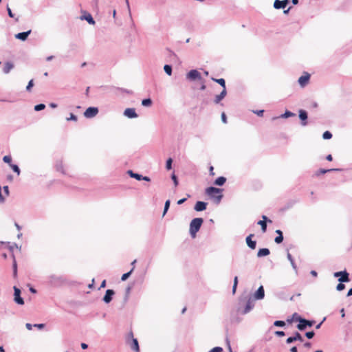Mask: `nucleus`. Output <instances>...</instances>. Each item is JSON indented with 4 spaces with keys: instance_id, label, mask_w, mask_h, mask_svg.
Segmentation results:
<instances>
[{
    "instance_id": "f257e3e1",
    "label": "nucleus",
    "mask_w": 352,
    "mask_h": 352,
    "mask_svg": "<svg viewBox=\"0 0 352 352\" xmlns=\"http://www.w3.org/2000/svg\"><path fill=\"white\" fill-rule=\"evenodd\" d=\"M206 193L217 203H219L223 197L222 190L214 187H208L206 189Z\"/></svg>"
},
{
    "instance_id": "f03ea898",
    "label": "nucleus",
    "mask_w": 352,
    "mask_h": 352,
    "mask_svg": "<svg viewBox=\"0 0 352 352\" xmlns=\"http://www.w3.org/2000/svg\"><path fill=\"white\" fill-rule=\"evenodd\" d=\"M204 219L202 218H195L190 223L189 232L192 238L196 237L197 232L199 230Z\"/></svg>"
},
{
    "instance_id": "7ed1b4c3",
    "label": "nucleus",
    "mask_w": 352,
    "mask_h": 352,
    "mask_svg": "<svg viewBox=\"0 0 352 352\" xmlns=\"http://www.w3.org/2000/svg\"><path fill=\"white\" fill-rule=\"evenodd\" d=\"M297 320L299 322V324L297 325V328L300 331H303L306 329L307 326L311 327L314 324V320H307L306 319L302 318L301 317H298Z\"/></svg>"
},
{
    "instance_id": "20e7f679",
    "label": "nucleus",
    "mask_w": 352,
    "mask_h": 352,
    "mask_svg": "<svg viewBox=\"0 0 352 352\" xmlns=\"http://www.w3.org/2000/svg\"><path fill=\"white\" fill-rule=\"evenodd\" d=\"M129 338H130L131 339V341L129 343V345H130V347L131 348V349H133L135 352H140L138 341L136 338H133V333L132 331H131L129 333Z\"/></svg>"
},
{
    "instance_id": "39448f33",
    "label": "nucleus",
    "mask_w": 352,
    "mask_h": 352,
    "mask_svg": "<svg viewBox=\"0 0 352 352\" xmlns=\"http://www.w3.org/2000/svg\"><path fill=\"white\" fill-rule=\"evenodd\" d=\"M334 276L340 277L338 280L341 283H346L350 280L349 274L346 271L335 272Z\"/></svg>"
},
{
    "instance_id": "423d86ee",
    "label": "nucleus",
    "mask_w": 352,
    "mask_h": 352,
    "mask_svg": "<svg viewBox=\"0 0 352 352\" xmlns=\"http://www.w3.org/2000/svg\"><path fill=\"white\" fill-rule=\"evenodd\" d=\"M98 113V109L97 107H89L84 112L85 117L91 118L95 117Z\"/></svg>"
},
{
    "instance_id": "0eeeda50",
    "label": "nucleus",
    "mask_w": 352,
    "mask_h": 352,
    "mask_svg": "<svg viewBox=\"0 0 352 352\" xmlns=\"http://www.w3.org/2000/svg\"><path fill=\"white\" fill-rule=\"evenodd\" d=\"M14 301L19 305H23L24 300L20 296L21 290L19 288H17L16 287H14Z\"/></svg>"
},
{
    "instance_id": "6e6552de",
    "label": "nucleus",
    "mask_w": 352,
    "mask_h": 352,
    "mask_svg": "<svg viewBox=\"0 0 352 352\" xmlns=\"http://www.w3.org/2000/svg\"><path fill=\"white\" fill-rule=\"evenodd\" d=\"M309 78H310V75L305 72L304 74V75L301 76L299 78H298V82L300 84V85L302 87H304L305 85H307L309 81Z\"/></svg>"
},
{
    "instance_id": "1a4fd4ad",
    "label": "nucleus",
    "mask_w": 352,
    "mask_h": 352,
    "mask_svg": "<svg viewBox=\"0 0 352 352\" xmlns=\"http://www.w3.org/2000/svg\"><path fill=\"white\" fill-rule=\"evenodd\" d=\"M187 78L190 80L201 79V74L196 69L190 70L188 74Z\"/></svg>"
},
{
    "instance_id": "9d476101",
    "label": "nucleus",
    "mask_w": 352,
    "mask_h": 352,
    "mask_svg": "<svg viewBox=\"0 0 352 352\" xmlns=\"http://www.w3.org/2000/svg\"><path fill=\"white\" fill-rule=\"evenodd\" d=\"M289 3V0H275L274 2V7L276 9L285 8Z\"/></svg>"
},
{
    "instance_id": "9b49d317",
    "label": "nucleus",
    "mask_w": 352,
    "mask_h": 352,
    "mask_svg": "<svg viewBox=\"0 0 352 352\" xmlns=\"http://www.w3.org/2000/svg\"><path fill=\"white\" fill-rule=\"evenodd\" d=\"M115 292L112 289H107L106 291V294L103 298V300L106 303H109L112 300V296L114 295Z\"/></svg>"
},
{
    "instance_id": "f8f14e48",
    "label": "nucleus",
    "mask_w": 352,
    "mask_h": 352,
    "mask_svg": "<svg viewBox=\"0 0 352 352\" xmlns=\"http://www.w3.org/2000/svg\"><path fill=\"white\" fill-rule=\"evenodd\" d=\"M262 218H263V220L259 221L258 222V224L261 226V229H262L263 232H265L266 230H267V223H266V221H268V222L271 223L272 221L270 219H268L267 218V217L265 216V215H263L262 217Z\"/></svg>"
},
{
    "instance_id": "ddd939ff",
    "label": "nucleus",
    "mask_w": 352,
    "mask_h": 352,
    "mask_svg": "<svg viewBox=\"0 0 352 352\" xmlns=\"http://www.w3.org/2000/svg\"><path fill=\"white\" fill-rule=\"evenodd\" d=\"M296 340H299L300 342L303 341L302 337L298 332H296L294 336L289 337L287 339L286 342L287 344H290Z\"/></svg>"
},
{
    "instance_id": "4468645a",
    "label": "nucleus",
    "mask_w": 352,
    "mask_h": 352,
    "mask_svg": "<svg viewBox=\"0 0 352 352\" xmlns=\"http://www.w3.org/2000/svg\"><path fill=\"white\" fill-rule=\"evenodd\" d=\"M206 206L207 203L199 201L195 204L194 209L197 212H200L205 210L206 209Z\"/></svg>"
},
{
    "instance_id": "2eb2a0df",
    "label": "nucleus",
    "mask_w": 352,
    "mask_h": 352,
    "mask_svg": "<svg viewBox=\"0 0 352 352\" xmlns=\"http://www.w3.org/2000/svg\"><path fill=\"white\" fill-rule=\"evenodd\" d=\"M124 116H127L129 118H134L138 117V115L135 113V109L132 108L126 109L124 112Z\"/></svg>"
},
{
    "instance_id": "dca6fc26",
    "label": "nucleus",
    "mask_w": 352,
    "mask_h": 352,
    "mask_svg": "<svg viewBox=\"0 0 352 352\" xmlns=\"http://www.w3.org/2000/svg\"><path fill=\"white\" fill-rule=\"evenodd\" d=\"M254 236L253 234H250L249 236L246 238V243L248 247L252 250L256 248V243L255 241H252V238Z\"/></svg>"
},
{
    "instance_id": "f3484780",
    "label": "nucleus",
    "mask_w": 352,
    "mask_h": 352,
    "mask_svg": "<svg viewBox=\"0 0 352 352\" xmlns=\"http://www.w3.org/2000/svg\"><path fill=\"white\" fill-rule=\"evenodd\" d=\"M299 118L302 121V124L303 126L307 125L306 120L307 119V113L305 110H303V109L299 110Z\"/></svg>"
},
{
    "instance_id": "a211bd4d",
    "label": "nucleus",
    "mask_w": 352,
    "mask_h": 352,
    "mask_svg": "<svg viewBox=\"0 0 352 352\" xmlns=\"http://www.w3.org/2000/svg\"><path fill=\"white\" fill-rule=\"evenodd\" d=\"M265 296V292L263 286H260L254 294V297L256 299H263Z\"/></svg>"
},
{
    "instance_id": "6ab92c4d",
    "label": "nucleus",
    "mask_w": 352,
    "mask_h": 352,
    "mask_svg": "<svg viewBox=\"0 0 352 352\" xmlns=\"http://www.w3.org/2000/svg\"><path fill=\"white\" fill-rule=\"evenodd\" d=\"M31 33V30L28 32H21L15 34V38L21 41H25L28 35Z\"/></svg>"
},
{
    "instance_id": "aec40b11",
    "label": "nucleus",
    "mask_w": 352,
    "mask_h": 352,
    "mask_svg": "<svg viewBox=\"0 0 352 352\" xmlns=\"http://www.w3.org/2000/svg\"><path fill=\"white\" fill-rule=\"evenodd\" d=\"M226 89H223L220 94L217 95L214 98V102L218 104L226 96Z\"/></svg>"
},
{
    "instance_id": "412c9836",
    "label": "nucleus",
    "mask_w": 352,
    "mask_h": 352,
    "mask_svg": "<svg viewBox=\"0 0 352 352\" xmlns=\"http://www.w3.org/2000/svg\"><path fill=\"white\" fill-rule=\"evenodd\" d=\"M270 253L269 249L267 248H261L258 251L257 256L262 257L269 255Z\"/></svg>"
},
{
    "instance_id": "4be33fe9",
    "label": "nucleus",
    "mask_w": 352,
    "mask_h": 352,
    "mask_svg": "<svg viewBox=\"0 0 352 352\" xmlns=\"http://www.w3.org/2000/svg\"><path fill=\"white\" fill-rule=\"evenodd\" d=\"M13 68H14L13 63H10V62H7L4 65L3 72L5 74H8L10 72V70L12 69Z\"/></svg>"
},
{
    "instance_id": "5701e85b",
    "label": "nucleus",
    "mask_w": 352,
    "mask_h": 352,
    "mask_svg": "<svg viewBox=\"0 0 352 352\" xmlns=\"http://www.w3.org/2000/svg\"><path fill=\"white\" fill-rule=\"evenodd\" d=\"M339 169H336V168H331V169H323V168H321V169H319L318 171L316 172L315 173V175L316 176H320V175H322V174H325L328 172H330V171H333V170H338Z\"/></svg>"
},
{
    "instance_id": "b1692460",
    "label": "nucleus",
    "mask_w": 352,
    "mask_h": 352,
    "mask_svg": "<svg viewBox=\"0 0 352 352\" xmlns=\"http://www.w3.org/2000/svg\"><path fill=\"white\" fill-rule=\"evenodd\" d=\"M226 181V177H219L214 181V184L217 186H222L225 184Z\"/></svg>"
},
{
    "instance_id": "393cba45",
    "label": "nucleus",
    "mask_w": 352,
    "mask_h": 352,
    "mask_svg": "<svg viewBox=\"0 0 352 352\" xmlns=\"http://www.w3.org/2000/svg\"><path fill=\"white\" fill-rule=\"evenodd\" d=\"M253 307H254L253 301L251 300H249L246 304L244 313L246 314V313L249 312L252 309Z\"/></svg>"
},
{
    "instance_id": "a878e982",
    "label": "nucleus",
    "mask_w": 352,
    "mask_h": 352,
    "mask_svg": "<svg viewBox=\"0 0 352 352\" xmlns=\"http://www.w3.org/2000/svg\"><path fill=\"white\" fill-rule=\"evenodd\" d=\"M212 80L217 82L221 86H222L223 89H226V82L223 78L216 79V78H212Z\"/></svg>"
},
{
    "instance_id": "bb28decb",
    "label": "nucleus",
    "mask_w": 352,
    "mask_h": 352,
    "mask_svg": "<svg viewBox=\"0 0 352 352\" xmlns=\"http://www.w3.org/2000/svg\"><path fill=\"white\" fill-rule=\"evenodd\" d=\"M12 257H13V275H14V277L15 278L17 274V264H16V259H15V257L14 255H12Z\"/></svg>"
},
{
    "instance_id": "cd10ccee",
    "label": "nucleus",
    "mask_w": 352,
    "mask_h": 352,
    "mask_svg": "<svg viewBox=\"0 0 352 352\" xmlns=\"http://www.w3.org/2000/svg\"><path fill=\"white\" fill-rule=\"evenodd\" d=\"M295 116V113L291 112V111H286L285 112V113L282 114L280 118H289V117H293Z\"/></svg>"
},
{
    "instance_id": "c85d7f7f",
    "label": "nucleus",
    "mask_w": 352,
    "mask_h": 352,
    "mask_svg": "<svg viewBox=\"0 0 352 352\" xmlns=\"http://www.w3.org/2000/svg\"><path fill=\"white\" fill-rule=\"evenodd\" d=\"M129 174L131 175V177L135 178L138 180H141L142 178V176L141 175H139L138 173H133L132 170H129Z\"/></svg>"
},
{
    "instance_id": "c756f323",
    "label": "nucleus",
    "mask_w": 352,
    "mask_h": 352,
    "mask_svg": "<svg viewBox=\"0 0 352 352\" xmlns=\"http://www.w3.org/2000/svg\"><path fill=\"white\" fill-rule=\"evenodd\" d=\"M164 69L165 72L168 75L170 76L172 74V67L169 65H165L164 67Z\"/></svg>"
},
{
    "instance_id": "7c9ffc66",
    "label": "nucleus",
    "mask_w": 352,
    "mask_h": 352,
    "mask_svg": "<svg viewBox=\"0 0 352 352\" xmlns=\"http://www.w3.org/2000/svg\"><path fill=\"white\" fill-rule=\"evenodd\" d=\"M85 19L89 24L95 23V21L90 14H88L87 16H85Z\"/></svg>"
},
{
    "instance_id": "2f4dec72",
    "label": "nucleus",
    "mask_w": 352,
    "mask_h": 352,
    "mask_svg": "<svg viewBox=\"0 0 352 352\" xmlns=\"http://www.w3.org/2000/svg\"><path fill=\"white\" fill-rule=\"evenodd\" d=\"M151 104H152V101L150 98L144 99L142 101V104L145 107H149L151 105Z\"/></svg>"
},
{
    "instance_id": "473e14b6",
    "label": "nucleus",
    "mask_w": 352,
    "mask_h": 352,
    "mask_svg": "<svg viewBox=\"0 0 352 352\" xmlns=\"http://www.w3.org/2000/svg\"><path fill=\"white\" fill-rule=\"evenodd\" d=\"M134 270V266L133 267V268L131 269V270L127 273H125L124 274L122 277H121V280H126L131 275V272L133 271Z\"/></svg>"
},
{
    "instance_id": "72a5a7b5",
    "label": "nucleus",
    "mask_w": 352,
    "mask_h": 352,
    "mask_svg": "<svg viewBox=\"0 0 352 352\" xmlns=\"http://www.w3.org/2000/svg\"><path fill=\"white\" fill-rule=\"evenodd\" d=\"M3 160L5 163L8 164L9 165L12 164V157L10 155H5Z\"/></svg>"
},
{
    "instance_id": "f704fd0d",
    "label": "nucleus",
    "mask_w": 352,
    "mask_h": 352,
    "mask_svg": "<svg viewBox=\"0 0 352 352\" xmlns=\"http://www.w3.org/2000/svg\"><path fill=\"white\" fill-rule=\"evenodd\" d=\"M10 166L12 168V169L17 173L18 175H19L20 174V169L19 168V166L16 164H10Z\"/></svg>"
},
{
    "instance_id": "c9c22d12",
    "label": "nucleus",
    "mask_w": 352,
    "mask_h": 352,
    "mask_svg": "<svg viewBox=\"0 0 352 352\" xmlns=\"http://www.w3.org/2000/svg\"><path fill=\"white\" fill-rule=\"evenodd\" d=\"M237 285H238V277L235 276L234 278V283H233V287H232V292H233V294H234L235 292H236V287H237Z\"/></svg>"
},
{
    "instance_id": "e433bc0d",
    "label": "nucleus",
    "mask_w": 352,
    "mask_h": 352,
    "mask_svg": "<svg viewBox=\"0 0 352 352\" xmlns=\"http://www.w3.org/2000/svg\"><path fill=\"white\" fill-rule=\"evenodd\" d=\"M322 138L326 140L331 139L332 138V134L329 131H327L323 133Z\"/></svg>"
},
{
    "instance_id": "4c0bfd02",
    "label": "nucleus",
    "mask_w": 352,
    "mask_h": 352,
    "mask_svg": "<svg viewBox=\"0 0 352 352\" xmlns=\"http://www.w3.org/2000/svg\"><path fill=\"white\" fill-rule=\"evenodd\" d=\"M170 200H167L166 202H165V205H164V212H163V216L165 215V214L166 213V212L168 211V208H169V206H170Z\"/></svg>"
},
{
    "instance_id": "58836bf2",
    "label": "nucleus",
    "mask_w": 352,
    "mask_h": 352,
    "mask_svg": "<svg viewBox=\"0 0 352 352\" xmlns=\"http://www.w3.org/2000/svg\"><path fill=\"white\" fill-rule=\"evenodd\" d=\"M45 107V104H37V105L34 106V110L36 111H38L44 109Z\"/></svg>"
},
{
    "instance_id": "ea45409f",
    "label": "nucleus",
    "mask_w": 352,
    "mask_h": 352,
    "mask_svg": "<svg viewBox=\"0 0 352 352\" xmlns=\"http://www.w3.org/2000/svg\"><path fill=\"white\" fill-rule=\"evenodd\" d=\"M283 234H280V236H277L275 238V239H274V241H275L276 243H278V244H279V243H282V242H283Z\"/></svg>"
},
{
    "instance_id": "a19ab883",
    "label": "nucleus",
    "mask_w": 352,
    "mask_h": 352,
    "mask_svg": "<svg viewBox=\"0 0 352 352\" xmlns=\"http://www.w3.org/2000/svg\"><path fill=\"white\" fill-rule=\"evenodd\" d=\"M172 162H173V160L171 158H168L166 161V167L168 170H170L172 168Z\"/></svg>"
},
{
    "instance_id": "79ce46f5",
    "label": "nucleus",
    "mask_w": 352,
    "mask_h": 352,
    "mask_svg": "<svg viewBox=\"0 0 352 352\" xmlns=\"http://www.w3.org/2000/svg\"><path fill=\"white\" fill-rule=\"evenodd\" d=\"M34 86V81L33 80H30L28 82V85H27L26 87V90L28 91H31V89L32 87Z\"/></svg>"
},
{
    "instance_id": "37998d69",
    "label": "nucleus",
    "mask_w": 352,
    "mask_h": 352,
    "mask_svg": "<svg viewBox=\"0 0 352 352\" xmlns=\"http://www.w3.org/2000/svg\"><path fill=\"white\" fill-rule=\"evenodd\" d=\"M274 324L276 327H283L285 324V323L284 321L276 320L274 322Z\"/></svg>"
},
{
    "instance_id": "c03bdc74",
    "label": "nucleus",
    "mask_w": 352,
    "mask_h": 352,
    "mask_svg": "<svg viewBox=\"0 0 352 352\" xmlns=\"http://www.w3.org/2000/svg\"><path fill=\"white\" fill-rule=\"evenodd\" d=\"M344 288H345L344 285L342 283H341V282L336 287V289H337L338 291H342Z\"/></svg>"
},
{
    "instance_id": "a18cd8bd",
    "label": "nucleus",
    "mask_w": 352,
    "mask_h": 352,
    "mask_svg": "<svg viewBox=\"0 0 352 352\" xmlns=\"http://www.w3.org/2000/svg\"><path fill=\"white\" fill-rule=\"evenodd\" d=\"M222 351H223V349L221 347L217 346V347L213 348L209 352H222Z\"/></svg>"
},
{
    "instance_id": "49530a36",
    "label": "nucleus",
    "mask_w": 352,
    "mask_h": 352,
    "mask_svg": "<svg viewBox=\"0 0 352 352\" xmlns=\"http://www.w3.org/2000/svg\"><path fill=\"white\" fill-rule=\"evenodd\" d=\"M314 331H309L305 333V336L307 338L311 339L314 336Z\"/></svg>"
},
{
    "instance_id": "de8ad7c7",
    "label": "nucleus",
    "mask_w": 352,
    "mask_h": 352,
    "mask_svg": "<svg viewBox=\"0 0 352 352\" xmlns=\"http://www.w3.org/2000/svg\"><path fill=\"white\" fill-rule=\"evenodd\" d=\"M67 120H74V121H76L77 120V117L74 114L70 113V117L68 118Z\"/></svg>"
},
{
    "instance_id": "09e8293b",
    "label": "nucleus",
    "mask_w": 352,
    "mask_h": 352,
    "mask_svg": "<svg viewBox=\"0 0 352 352\" xmlns=\"http://www.w3.org/2000/svg\"><path fill=\"white\" fill-rule=\"evenodd\" d=\"M275 334L279 337H283L285 336V332L283 331H276Z\"/></svg>"
},
{
    "instance_id": "8fccbe9b",
    "label": "nucleus",
    "mask_w": 352,
    "mask_h": 352,
    "mask_svg": "<svg viewBox=\"0 0 352 352\" xmlns=\"http://www.w3.org/2000/svg\"><path fill=\"white\" fill-rule=\"evenodd\" d=\"M172 179L174 182V184L175 186H177L178 185V181H177V177L175 176V175H172Z\"/></svg>"
},
{
    "instance_id": "3c124183",
    "label": "nucleus",
    "mask_w": 352,
    "mask_h": 352,
    "mask_svg": "<svg viewBox=\"0 0 352 352\" xmlns=\"http://www.w3.org/2000/svg\"><path fill=\"white\" fill-rule=\"evenodd\" d=\"M7 10H8V14L9 16L13 18L14 14L12 13L11 9L8 6L7 7Z\"/></svg>"
},
{
    "instance_id": "603ef678",
    "label": "nucleus",
    "mask_w": 352,
    "mask_h": 352,
    "mask_svg": "<svg viewBox=\"0 0 352 352\" xmlns=\"http://www.w3.org/2000/svg\"><path fill=\"white\" fill-rule=\"evenodd\" d=\"M3 191H4V193H5L6 196H8V195H9V189H8V186H5L3 187Z\"/></svg>"
},
{
    "instance_id": "864d4df0",
    "label": "nucleus",
    "mask_w": 352,
    "mask_h": 352,
    "mask_svg": "<svg viewBox=\"0 0 352 352\" xmlns=\"http://www.w3.org/2000/svg\"><path fill=\"white\" fill-rule=\"evenodd\" d=\"M254 113L257 114L258 116H263V113H264V110L256 111H254Z\"/></svg>"
},
{
    "instance_id": "5fc2aeb1",
    "label": "nucleus",
    "mask_w": 352,
    "mask_h": 352,
    "mask_svg": "<svg viewBox=\"0 0 352 352\" xmlns=\"http://www.w3.org/2000/svg\"><path fill=\"white\" fill-rule=\"evenodd\" d=\"M221 119H222V121H223L224 123H226V122H227L226 116L225 113H222V114H221Z\"/></svg>"
},
{
    "instance_id": "6e6d98bb",
    "label": "nucleus",
    "mask_w": 352,
    "mask_h": 352,
    "mask_svg": "<svg viewBox=\"0 0 352 352\" xmlns=\"http://www.w3.org/2000/svg\"><path fill=\"white\" fill-rule=\"evenodd\" d=\"M186 198H183L177 201V204L181 205L186 201Z\"/></svg>"
},
{
    "instance_id": "4d7b16f0",
    "label": "nucleus",
    "mask_w": 352,
    "mask_h": 352,
    "mask_svg": "<svg viewBox=\"0 0 352 352\" xmlns=\"http://www.w3.org/2000/svg\"><path fill=\"white\" fill-rule=\"evenodd\" d=\"M34 327H36L39 329H43L45 327L44 324H34Z\"/></svg>"
},
{
    "instance_id": "13d9d810",
    "label": "nucleus",
    "mask_w": 352,
    "mask_h": 352,
    "mask_svg": "<svg viewBox=\"0 0 352 352\" xmlns=\"http://www.w3.org/2000/svg\"><path fill=\"white\" fill-rule=\"evenodd\" d=\"M213 170H214V168H213V166H210V174L211 175H212V176H213V175H214V171H213Z\"/></svg>"
},
{
    "instance_id": "bf43d9fd",
    "label": "nucleus",
    "mask_w": 352,
    "mask_h": 352,
    "mask_svg": "<svg viewBox=\"0 0 352 352\" xmlns=\"http://www.w3.org/2000/svg\"><path fill=\"white\" fill-rule=\"evenodd\" d=\"M326 159L328 161H332L333 160V157H332V155H328L327 157H326Z\"/></svg>"
},
{
    "instance_id": "052dcab7",
    "label": "nucleus",
    "mask_w": 352,
    "mask_h": 352,
    "mask_svg": "<svg viewBox=\"0 0 352 352\" xmlns=\"http://www.w3.org/2000/svg\"><path fill=\"white\" fill-rule=\"evenodd\" d=\"M290 351L291 352H298L297 347L296 346L292 347L290 349Z\"/></svg>"
},
{
    "instance_id": "680f3d73",
    "label": "nucleus",
    "mask_w": 352,
    "mask_h": 352,
    "mask_svg": "<svg viewBox=\"0 0 352 352\" xmlns=\"http://www.w3.org/2000/svg\"><path fill=\"white\" fill-rule=\"evenodd\" d=\"M298 317H300L296 313H295L294 314H293V320H296V321H298L297 320V318Z\"/></svg>"
},
{
    "instance_id": "e2e57ef3",
    "label": "nucleus",
    "mask_w": 352,
    "mask_h": 352,
    "mask_svg": "<svg viewBox=\"0 0 352 352\" xmlns=\"http://www.w3.org/2000/svg\"><path fill=\"white\" fill-rule=\"evenodd\" d=\"M81 347H82V349H87L88 346H87V344H85V343H82V344H81Z\"/></svg>"
},
{
    "instance_id": "0e129e2a",
    "label": "nucleus",
    "mask_w": 352,
    "mask_h": 352,
    "mask_svg": "<svg viewBox=\"0 0 352 352\" xmlns=\"http://www.w3.org/2000/svg\"><path fill=\"white\" fill-rule=\"evenodd\" d=\"M25 326H26V328H27L28 329H29V330H31V329H32V324H30V323H27Z\"/></svg>"
},
{
    "instance_id": "69168bd1",
    "label": "nucleus",
    "mask_w": 352,
    "mask_h": 352,
    "mask_svg": "<svg viewBox=\"0 0 352 352\" xmlns=\"http://www.w3.org/2000/svg\"><path fill=\"white\" fill-rule=\"evenodd\" d=\"M106 287V280H104L102 282L101 285H100V287Z\"/></svg>"
},
{
    "instance_id": "338daca9",
    "label": "nucleus",
    "mask_w": 352,
    "mask_h": 352,
    "mask_svg": "<svg viewBox=\"0 0 352 352\" xmlns=\"http://www.w3.org/2000/svg\"><path fill=\"white\" fill-rule=\"evenodd\" d=\"M347 296H352V288H351V289L349 290L348 294H347Z\"/></svg>"
},
{
    "instance_id": "774afa93",
    "label": "nucleus",
    "mask_w": 352,
    "mask_h": 352,
    "mask_svg": "<svg viewBox=\"0 0 352 352\" xmlns=\"http://www.w3.org/2000/svg\"><path fill=\"white\" fill-rule=\"evenodd\" d=\"M311 274L314 276H317V272L316 271H311Z\"/></svg>"
}]
</instances>
